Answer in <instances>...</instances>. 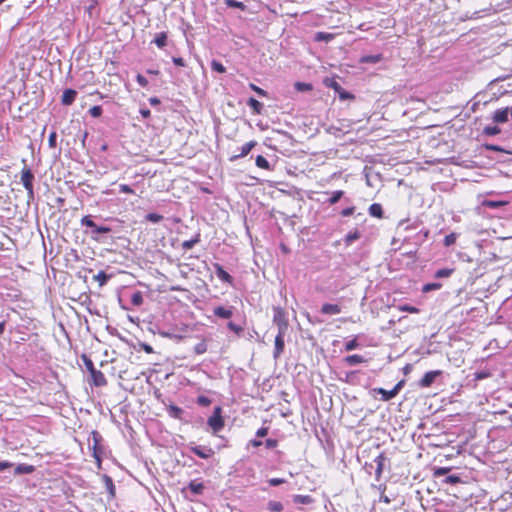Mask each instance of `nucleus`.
<instances>
[{"instance_id":"nucleus-1","label":"nucleus","mask_w":512,"mask_h":512,"mask_svg":"<svg viewBox=\"0 0 512 512\" xmlns=\"http://www.w3.org/2000/svg\"><path fill=\"white\" fill-rule=\"evenodd\" d=\"M80 223L81 226H86L87 228L91 229V231H85V233L90 234L91 238L97 242H102L99 234H106L111 232L110 227L97 225L89 215L82 217Z\"/></svg>"},{"instance_id":"nucleus-2","label":"nucleus","mask_w":512,"mask_h":512,"mask_svg":"<svg viewBox=\"0 0 512 512\" xmlns=\"http://www.w3.org/2000/svg\"><path fill=\"white\" fill-rule=\"evenodd\" d=\"M82 360L86 369L89 371L92 382L97 387H102L107 384V380L104 374L94 367L92 360L86 355H82Z\"/></svg>"},{"instance_id":"nucleus-3","label":"nucleus","mask_w":512,"mask_h":512,"mask_svg":"<svg viewBox=\"0 0 512 512\" xmlns=\"http://www.w3.org/2000/svg\"><path fill=\"white\" fill-rule=\"evenodd\" d=\"M273 323L277 327L278 333L286 334L288 330V320L284 310L280 307L274 308Z\"/></svg>"},{"instance_id":"nucleus-4","label":"nucleus","mask_w":512,"mask_h":512,"mask_svg":"<svg viewBox=\"0 0 512 512\" xmlns=\"http://www.w3.org/2000/svg\"><path fill=\"white\" fill-rule=\"evenodd\" d=\"M221 407L217 406L214 408L213 415L208 419V425L211 427L214 433H218L224 427V421L221 416Z\"/></svg>"},{"instance_id":"nucleus-5","label":"nucleus","mask_w":512,"mask_h":512,"mask_svg":"<svg viewBox=\"0 0 512 512\" xmlns=\"http://www.w3.org/2000/svg\"><path fill=\"white\" fill-rule=\"evenodd\" d=\"M33 180H34V175L31 172V170L28 168H24L21 172V182H22L25 190L27 191L29 199H33V197H34Z\"/></svg>"},{"instance_id":"nucleus-6","label":"nucleus","mask_w":512,"mask_h":512,"mask_svg":"<svg viewBox=\"0 0 512 512\" xmlns=\"http://www.w3.org/2000/svg\"><path fill=\"white\" fill-rule=\"evenodd\" d=\"M189 450L202 459H209L214 455V451L210 447L190 445Z\"/></svg>"},{"instance_id":"nucleus-7","label":"nucleus","mask_w":512,"mask_h":512,"mask_svg":"<svg viewBox=\"0 0 512 512\" xmlns=\"http://www.w3.org/2000/svg\"><path fill=\"white\" fill-rule=\"evenodd\" d=\"M509 114L512 115V109L509 107L498 109L494 112L492 119L496 123H506L508 121Z\"/></svg>"},{"instance_id":"nucleus-8","label":"nucleus","mask_w":512,"mask_h":512,"mask_svg":"<svg viewBox=\"0 0 512 512\" xmlns=\"http://www.w3.org/2000/svg\"><path fill=\"white\" fill-rule=\"evenodd\" d=\"M441 373L442 372L440 370H434V371H429V372L425 373L424 376L422 377V379L420 380L419 385L421 387L431 386L432 383L435 381L436 377L441 375Z\"/></svg>"},{"instance_id":"nucleus-9","label":"nucleus","mask_w":512,"mask_h":512,"mask_svg":"<svg viewBox=\"0 0 512 512\" xmlns=\"http://www.w3.org/2000/svg\"><path fill=\"white\" fill-rule=\"evenodd\" d=\"M286 334H280V333H277L276 337H275V348H274V358H278L284 351V337H285Z\"/></svg>"},{"instance_id":"nucleus-10","label":"nucleus","mask_w":512,"mask_h":512,"mask_svg":"<svg viewBox=\"0 0 512 512\" xmlns=\"http://www.w3.org/2000/svg\"><path fill=\"white\" fill-rule=\"evenodd\" d=\"M256 145V142L255 141H250V142H247L246 144H244L242 147H241V152L240 154H237V155H233L231 158H230V161H236L238 160L239 158H242V157H245L246 155L249 154V152L255 147Z\"/></svg>"},{"instance_id":"nucleus-11","label":"nucleus","mask_w":512,"mask_h":512,"mask_svg":"<svg viewBox=\"0 0 512 512\" xmlns=\"http://www.w3.org/2000/svg\"><path fill=\"white\" fill-rule=\"evenodd\" d=\"M214 267H215L216 275L221 281H223L225 283H229V284L232 283V281H233L232 276L228 272H226L221 265L215 264Z\"/></svg>"},{"instance_id":"nucleus-12","label":"nucleus","mask_w":512,"mask_h":512,"mask_svg":"<svg viewBox=\"0 0 512 512\" xmlns=\"http://www.w3.org/2000/svg\"><path fill=\"white\" fill-rule=\"evenodd\" d=\"M341 312V307L337 304L325 303L321 307V313L326 315H335Z\"/></svg>"},{"instance_id":"nucleus-13","label":"nucleus","mask_w":512,"mask_h":512,"mask_svg":"<svg viewBox=\"0 0 512 512\" xmlns=\"http://www.w3.org/2000/svg\"><path fill=\"white\" fill-rule=\"evenodd\" d=\"M385 461H386V457L383 454L378 455L374 459V462L376 463L375 476H376L377 480H379L381 475H382V472H383V469H384V465H385Z\"/></svg>"},{"instance_id":"nucleus-14","label":"nucleus","mask_w":512,"mask_h":512,"mask_svg":"<svg viewBox=\"0 0 512 512\" xmlns=\"http://www.w3.org/2000/svg\"><path fill=\"white\" fill-rule=\"evenodd\" d=\"M213 313L215 316L223 319H229L233 315V311L231 308H225L222 306L215 307Z\"/></svg>"},{"instance_id":"nucleus-15","label":"nucleus","mask_w":512,"mask_h":512,"mask_svg":"<svg viewBox=\"0 0 512 512\" xmlns=\"http://www.w3.org/2000/svg\"><path fill=\"white\" fill-rule=\"evenodd\" d=\"M76 91L75 90H72V89H66L64 92H63V95H62V103L64 105H70L74 102L75 98H76Z\"/></svg>"},{"instance_id":"nucleus-16","label":"nucleus","mask_w":512,"mask_h":512,"mask_svg":"<svg viewBox=\"0 0 512 512\" xmlns=\"http://www.w3.org/2000/svg\"><path fill=\"white\" fill-rule=\"evenodd\" d=\"M91 435L93 438V456L97 459V461H100V457L98 456V445L102 440V437L97 431H92Z\"/></svg>"},{"instance_id":"nucleus-17","label":"nucleus","mask_w":512,"mask_h":512,"mask_svg":"<svg viewBox=\"0 0 512 512\" xmlns=\"http://www.w3.org/2000/svg\"><path fill=\"white\" fill-rule=\"evenodd\" d=\"M373 391L375 393L381 394L383 401H389L396 396L395 390H385L383 388H374Z\"/></svg>"},{"instance_id":"nucleus-18","label":"nucleus","mask_w":512,"mask_h":512,"mask_svg":"<svg viewBox=\"0 0 512 512\" xmlns=\"http://www.w3.org/2000/svg\"><path fill=\"white\" fill-rule=\"evenodd\" d=\"M248 106L252 108L254 114H261L263 110V104L256 100L255 98L251 97L248 102Z\"/></svg>"},{"instance_id":"nucleus-19","label":"nucleus","mask_w":512,"mask_h":512,"mask_svg":"<svg viewBox=\"0 0 512 512\" xmlns=\"http://www.w3.org/2000/svg\"><path fill=\"white\" fill-rule=\"evenodd\" d=\"M344 361L348 365L353 366V365H357V364L366 362V359L361 355L354 354V355H349V356L345 357Z\"/></svg>"},{"instance_id":"nucleus-20","label":"nucleus","mask_w":512,"mask_h":512,"mask_svg":"<svg viewBox=\"0 0 512 512\" xmlns=\"http://www.w3.org/2000/svg\"><path fill=\"white\" fill-rule=\"evenodd\" d=\"M169 416L175 419H182L183 409L176 405H169L167 408Z\"/></svg>"},{"instance_id":"nucleus-21","label":"nucleus","mask_w":512,"mask_h":512,"mask_svg":"<svg viewBox=\"0 0 512 512\" xmlns=\"http://www.w3.org/2000/svg\"><path fill=\"white\" fill-rule=\"evenodd\" d=\"M293 502L295 504L309 505L313 502V498L310 495H294Z\"/></svg>"},{"instance_id":"nucleus-22","label":"nucleus","mask_w":512,"mask_h":512,"mask_svg":"<svg viewBox=\"0 0 512 512\" xmlns=\"http://www.w3.org/2000/svg\"><path fill=\"white\" fill-rule=\"evenodd\" d=\"M188 488L189 490L195 494V495H199L203 492L204 490V485L203 483H200V482H196V481H191L188 485Z\"/></svg>"},{"instance_id":"nucleus-23","label":"nucleus","mask_w":512,"mask_h":512,"mask_svg":"<svg viewBox=\"0 0 512 512\" xmlns=\"http://www.w3.org/2000/svg\"><path fill=\"white\" fill-rule=\"evenodd\" d=\"M369 213L373 217L382 218L383 209L382 206L378 203H374L369 207Z\"/></svg>"},{"instance_id":"nucleus-24","label":"nucleus","mask_w":512,"mask_h":512,"mask_svg":"<svg viewBox=\"0 0 512 512\" xmlns=\"http://www.w3.org/2000/svg\"><path fill=\"white\" fill-rule=\"evenodd\" d=\"M159 48H163L167 44V34L166 32H160L156 35L153 41Z\"/></svg>"},{"instance_id":"nucleus-25","label":"nucleus","mask_w":512,"mask_h":512,"mask_svg":"<svg viewBox=\"0 0 512 512\" xmlns=\"http://www.w3.org/2000/svg\"><path fill=\"white\" fill-rule=\"evenodd\" d=\"M110 278L111 276L106 274L104 271H100L94 276V280L97 281L101 287L104 286Z\"/></svg>"},{"instance_id":"nucleus-26","label":"nucleus","mask_w":512,"mask_h":512,"mask_svg":"<svg viewBox=\"0 0 512 512\" xmlns=\"http://www.w3.org/2000/svg\"><path fill=\"white\" fill-rule=\"evenodd\" d=\"M382 60V55L381 54H376V55H367V56H363L361 58V62L362 63H378Z\"/></svg>"},{"instance_id":"nucleus-27","label":"nucleus","mask_w":512,"mask_h":512,"mask_svg":"<svg viewBox=\"0 0 512 512\" xmlns=\"http://www.w3.org/2000/svg\"><path fill=\"white\" fill-rule=\"evenodd\" d=\"M267 508L271 512H280L283 510V504L279 501H269L267 504Z\"/></svg>"},{"instance_id":"nucleus-28","label":"nucleus","mask_w":512,"mask_h":512,"mask_svg":"<svg viewBox=\"0 0 512 512\" xmlns=\"http://www.w3.org/2000/svg\"><path fill=\"white\" fill-rule=\"evenodd\" d=\"M224 3L231 8H237L242 11L246 9V5L243 2L237 1V0H224Z\"/></svg>"},{"instance_id":"nucleus-29","label":"nucleus","mask_w":512,"mask_h":512,"mask_svg":"<svg viewBox=\"0 0 512 512\" xmlns=\"http://www.w3.org/2000/svg\"><path fill=\"white\" fill-rule=\"evenodd\" d=\"M294 87L299 92H307L311 91L313 86L311 83H305V82H296L294 84Z\"/></svg>"},{"instance_id":"nucleus-30","label":"nucleus","mask_w":512,"mask_h":512,"mask_svg":"<svg viewBox=\"0 0 512 512\" xmlns=\"http://www.w3.org/2000/svg\"><path fill=\"white\" fill-rule=\"evenodd\" d=\"M256 165H257V167L262 168V169H266V170L271 169L268 160L261 155L257 156Z\"/></svg>"},{"instance_id":"nucleus-31","label":"nucleus","mask_w":512,"mask_h":512,"mask_svg":"<svg viewBox=\"0 0 512 512\" xmlns=\"http://www.w3.org/2000/svg\"><path fill=\"white\" fill-rule=\"evenodd\" d=\"M207 351V343L205 340L199 342L198 344H196L194 346V352L197 354V355H201V354H204L205 352Z\"/></svg>"},{"instance_id":"nucleus-32","label":"nucleus","mask_w":512,"mask_h":512,"mask_svg":"<svg viewBox=\"0 0 512 512\" xmlns=\"http://www.w3.org/2000/svg\"><path fill=\"white\" fill-rule=\"evenodd\" d=\"M211 69L215 72H218V73H224L226 72V68L224 67V65L217 61V60H212L211 61Z\"/></svg>"},{"instance_id":"nucleus-33","label":"nucleus","mask_w":512,"mask_h":512,"mask_svg":"<svg viewBox=\"0 0 512 512\" xmlns=\"http://www.w3.org/2000/svg\"><path fill=\"white\" fill-rule=\"evenodd\" d=\"M199 235H197L195 238L191 239V240H186L182 243V247L183 249L185 250H190L194 247L195 244H197L199 242Z\"/></svg>"},{"instance_id":"nucleus-34","label":"nucleus","mask_w":512,"mask_h":512,"mask_svg":"<svg viewBox=\"0 0 512 512\" xmlns=\"http://www.w3.org/2000/svg\"><path fill=\"white\" fill-rule=\"evenodd\" d=\"M146 220L152 223H159L163 220V216L157 213H148L146 215Z\"/></svg>"},{"instance_id":"nucleus-35","label":"nucleus","mask_w":512,"mask_h":512,"mask_svg":"<svg viewBox=\"0 0 512 512\" xmlns=\"http://www.w3.org/2000/svg\"><path fill=\"white\" fill-rule=\"evenodd\" d=\"M325 84L327 87L333 88L337 93L342 89L341 85L333 79H326Z\"/></svg>"},{"instance_id":"nucleus-36","label":"nucleus","mask_w":512,"mask_h":512,"mask_svg":"<svg viewBox=\"0 0 512 512\" xmlns=\"http://www.w3.org/2000/svg\"><path fill=\"white\" fill-rule=\"evenodd\" d=\"M131 302L135 306H140L143 303V296L140 292H135L131 297Z\"/></svg>"},{"instance_id":"nucleus-37","label":"nucleus","mask_w":512,"mask_h":512,"mask_svg":"<svg viewBox=\"0 0 512 512\" xmlns=\"http://www.w3.org/2000/svg\"><path fill=\"white\" fill-rule=\"evenodd\" d=\"M500 132L501 130L498 126H487L484 128V133L486 135L493 136L499 134Z\"/></svg>"},{"instance_id":"nucleus-38","label":"nucleus","mask_w":512,"mask_h":512,"mask_svg":"<svg viewBox=\"0 0 512 512\" xmlns=\"http://www.w3.org/2000/svg\"><path fill=\"white\" fill-rule=\"evenodd\" d=\"M360 238V233L358 231H355L353 233H349L345 237V243L347 245H350L353 241Z\"/></svg>"},{"instance_id":"nucleus-39","label":"nucleus","mask_w":512,"mask_h":512,"mask_svg":"<svg viewBox=\"0 0 512 512\" xmlns=\"http://www.w3.org/2000/svg\"><path fill=\"white\" fill-rule=\"evenodd\" d=\"M333 38L332 34L324 33V32H318L315 36V40L317 41H330Z\"/></svg>"},{"instance_id":"nucleus-40","label":"nucleus","mask_w":512,"mask_h":512,"mask_svg":"<svg viewBox=\"0 0 512 512\" xmlns=\"http://www.w3.org/2000/svg\"><path fill=\"white\" fill-rule=\"evenodd\" d=\"M343 196V191H334L329 199L331 205L336 204Z\"/></svg>"},{"instance_id":"nucleus-41","label":"nucleus","mask_w":512,"mask_h":512,"mask_svg":"<svg viewBox=\"0 0 512 512\" xmlns=\"http://www.w3.org/2000/svg\"><path fill=\"white\" fill-rule=\"evenodd\" d=\"M104 479H105V485H106V488L108 489V491L110 492V494H111L112 496H114V494H115V486H114V484H113L112 479H111L110 477H108V476H105V478H104Z\"/></svg>"},{"instance_id":"nucleus-42","label":"nucleus","mask_w":512,"mask_h":512,"mask_svg":"<svg viewBox=\"0 0 512 512\" xmlns=\"http://www.w3.org/2000/svg\"><path fill=\"white\" fill-rule=\"evenodd\" d=\"M441 288V284L440 283H428L426 285L423 286V292H429V291H432V290H438Z\"/></svg>"},{"instance_id":"nucleus-43","label":"nucleus","mask_w":512,"mask_h":512,"mask_svg":"<svg viewBox=\"0 0 512 512\" xmlns=\"http://www.w3.org/2000/svg\"><path fill=\"white\" fill-rule=\"evenodd\" d=\"M452 269H439L435 276L437 278H445V277H449L451 274H452Z\"/></svg>"},{"instance_id":"nucleus-44","label":"nucleus","mask_w":512,"mask_h":512,"mask_svg":"<svg viewBox=\"0 0 512 512\" xmlns=\"http://www.w3.org/2000/svg\"><path fill=\"white\" fill-rule=\"evenodd\" d=\"M475 380H482L491 376V372L488 370L478 371L474 374Z\"/></svg>"},{"instance_id":"nucleus-45","label":"nucleus","mask_w":512,"mask_h":512,"mask_svg":"<svg viewBox=\"0 0 512 512\" xmlns=\"http://www.w3.org/2000/svg\"><path fill=\"white\" fill-rule=\"evenodd\" d=\"M359 346V343L357 342V339H352L345 344V350L346 351H352L356 349Z\"/></svg>"},{"instance_id":"nucleus-46","label":"nucleus","mask_w":512,"mask_h":512,"mask_svg":"<svg viewBox=\"0 0 512 512\" xmlns=\"http://www.w3.org/2000/svg\"><path fill=\"white\" fill-rule=\"evenodd\" d=\"M249 87L254 91L256 92L259 96L261 97H266L268 94L265 90H263L262 88L256 86L255 84L253 83H250L249 84Z\"/></svg>"},{"instance_id":"nucleus-47","label":"nucleus","mask_w":512,"mask_h":512,"mask_svg":"<svg viewBox=\"0 0 512 512\" xmlns=\"http://www.w3.org/2000/svg\"><path fill=\"white\" fill-rule=\"evenodd\" d=\"M32 466L18 465L15 469L16 474L29 473L32 471Z\"/></svg>"},{"instance_id":"nucleus-48","label":"nucleus","mask_w":512,"mask_h":512,"mask_svg":"<svg viewBox=\"0 0 512 512\" xmlns=\"http://www.w3.org/2000/svg\"><path fill=\"white\" fill-rule=\"evenodd\" d=\"M89 113L92 117H99L102 114L101 106H93L89 109Z\"/></svg>"},{"instance_id":"nucleus-49","label":"nucleus","mask_w":512,"mask_h":512,"mask_svg":"<svg viewBox=\"0 0 512 512\" xmlns=\"http://www.w3.org/2000/svg\"><path fill=\"white\" fill-rule=\"evenodd\" d=\"M456 241V235L454 233L448 234L444 238V244L445 246H450L454 244Z\"/></svg>"},{"instance_id":"nucleus-50","label":"nucleus","mask_w":512,"mask_h":512,"mask_svg":"<svg viewBox=\"0 0 512 512\" xmlns=\"http://www.w3.org/2000/svg\"><path fill=\"white\" fill-rule=\"evenodd\" d=\"M197 403L201 406H209L211 404V400L206 396H199L197 398Z\"/></svg>"},{"instance_id":"nucleus-51","label":"nucleus","mask_w":512,"mask_h":512,"mask_svg":"<svg viewBox=\"0 0 512 512\" xmlns=\"http://www.w3.org/2000/svg\"><path fill=\"white\" fill-rule=\"evenodd\" d=\"M227 326L231 331L235 332L236 334H240L243 331V328L241 326L236 325L233 322H229Z\"/></svg>"},{"instance_id":"nucleus-52","label":"nucleus","mask_w":512,"mask_h":512,"mask_svg":"<svg viewBox=\"0 0 512 512\" xmlns=\"http://www.w3.org/2000/svg\"><path fill=\"white\" fill-rule=\"evenodd\" d=\"M56 139H57L56 132L50 133L49 138H48V144H49L50 148H55L56 147Z\"/></svg>"},{"instance_id":"nucleus-53","label":"nucleus","mask_w":512,"mask_h":512,"mask_svg":"<svg viewBox=\"0 0 512 512\" xmlns=\"http://www.w3.org/2000/svg\"><path fill=\"white\" fill-rule=\"evenodd\" d=\"M119 191L121 193H126V194H133L134 193L133 189L129 185H127V184H120L119 185Z\"/></svg>"},{"instance_id":"nucleus-54","label":"nucleus","mask_w":512,"mask_h":512,"mask_svg":"<svg viewBox=\"0 0 512 512\" xmlns=\"http://www.w3.org/2000/svg\"><path fill=\"white\" fill-rule=\"evenodd\" d=\"M339 94V97L341 100H346V99H352L354 98V96L352 94H350L349 92L345 91L343 88L340 90V92H338Z\"/></svg>"},{"instance_id":"nucleus-55","label":"nucleus","mask_w":512,"mask_h":512,"mask_svg":"<svg viewBox=\"0 0 512 512\" xmlns=\"http://www.w3.org/2000/svg\"><path fill=\"white\" fill-rule=\"evenodd\" d=\"M285 479H282V478H271L268 480V483L271 485V486H278V485H281L283 483H285Z\"/></svg>"},{"instance_id":"nucleus-56","label":"nucleus","mask_w":512,"mask_h":512,"mask_svg":"<svg viewBox=\"0 0 512 512\" xmlns=\"http://www.w3.org/2000/svg\"><path fill=\"white\" fill-rule=\"evenodd\" d=\"M136 80H137V83L142 86V87H146L147 84H148V81L147 79L141 75V74H138L137 77H136Z\"/></svg>"},{"instance_id":"nucleus-57","label":"nucleus","mask_w":512,"mask_h":512,"mask_svg":"<svg viewBox=\"0 0 512 512\" xmlns=\"http://www.w3.org/2000/svg\"><path fill=\"white\" fill-rule=\"evenodd\" d=\"M265 445L268 449H272L278 445V441L276 439L269 438L265 441Z\"/></svg>"},{"instance_id":"nucleus-58","label":"nucleus","mask_w":512,"mask_h":512,"mask_svg":"<svg viewBox=\"0 0 512 512\" xmlns=\"http://www.w3.org/2000/svg\"><path fill=\"white\" fill-rule=\"evenodd\" d=\"M401 310L409 312V313H418V311H419L418 308L409 306V305H405V306L401 307Z\"/></svg>"},{"instance_id":"nucleus-59","label":"nucleus","mask_w":512,"mask_h":512,"mask_svg":"<svg viewBox=\"0 0 512 512\" xmlns=\"http://www.w3.org/2000/svg\"><path fill=\"white\" fill-rule=\"evenodd\" d=\"M267 434H268V428H266V427H261L256 432V436L260 437V438L265 437Z\"/></svg>"},{"instance_id":"nucleus-60","label":"nucleus","mask_w":512,"mask_h":512,"mask_svg":"<svg viewBox=\"0 0 512 512\" xmlns=\"http://www.w3.org/2000/svg\"><path fill=\"white\" fill-rule=\"evenodd\" d=\"M172 61L175 65L177 66H181V67H184L185 66V61L183 58L181 57H173L172 58Z\"/></svg>"},{"instance_id":"nucleus-61","label":"nucleus","mask_w":512,"mask_h":512,"mask_svg":"<svg viewBox=\"0 0 512 512\" xmlns=\"http://www.w3.org/2000/svg\"><path fill=\"white\" fill-rule=\"evenodd\" d=\"M460 481L459 477L456 475H450L446 478V482L450 484H455Z\"/></svg>"},{"instance_id":"nucleus-62","label":"nucleus","mask_w":512,"mask_h":512,"mask_svg":"<svg viewBox=\"0 0 512 512\" xmlns=\"http://www.w3.org/2000/svg\"><path fill=\"white\" fill-rule=\"evenodd\" d=\"M485 147H486V149L491 150V151H498V152L504 151L501 147H499L497 145H493V144H487Z\"/></svg>"},{"instance_id":"nucleus-63","label":"nucleus","mask_w":512,"mask_h":512,"mask_svg":"<svg viewBox=\"0 0 512 512\" xmlns=\"http://www.w3.org/2000/svg\"><path fill=\"white\" fill-rule=\"evenodd\" d=\"M11 467H12V463H10V462H7V461L0 462V471H4L5 469L11 468Z\"/></svg>"},{"instance_id":"nucleus-64","label":"nucleus","mask_w":512,"mask_h":512,"mask_svg":"<svg viewBox=\"0 0 512 512\" xmlns=\"http://www.w3.org/2000/svg\"><path fill=\"white\" fill-rule=\"evenodd\" d=\"M140 114H141V116H142L143 118H149V117H150V115H151V112H150V110H149V109H147V108H142V109H140Z\"/></svg>"}]
</instances>
